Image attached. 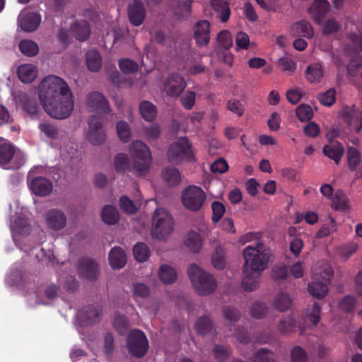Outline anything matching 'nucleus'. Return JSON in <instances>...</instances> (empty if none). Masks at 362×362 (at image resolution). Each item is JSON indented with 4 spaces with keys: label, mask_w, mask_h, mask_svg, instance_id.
Masks as SVG:
<instances>
[{
    "label": "nucleus",
    "mask_w": 362,
    "mask_h": 362,
    "mask_svg": "<svg viewBox=\"0 0 362 362\" xmlns=\"http://www.w3.org/2000/svg\"><path fill=\"white\" fill-rule=\"evenodd\" d=\"M39 98L45 111L56 119L67 118L73 111L74 100L67 83L60 77H45L39 86Z\"/></svg>",
    "instance_id": "1"
},
{
    "label": "nucleus",
    "mask_w": 362,
    "mask_h": 362,
    "mask_svg": "<svg viewBox=\"0 0 362 362\" xmlns=\"http://www.w3.org/2000/svg\"><path fill=\"white\" fill-rule=\"evenodd\" d=\"M270 255V250L260 240L244 249L242 285L245 291H252L258 287L260 273L267 268Z\"/></svg>",
    "instance_id": "2"
},
{
    "label": "nucleus",
    "mask_w": 362,
    "mask_h": 362,
    "mask_svg": "<svg viewBox=\"0 0 362 362\" xmlns=\"http://www.w3.org/2000/svg\"><path fill=\"white\" fill-rule=\"evenodd\" d=\"M187 272L192 284L199 295H209L216 289V281L214 277L197 264H190Z\"/></svg>",
    "instance_id": "3"
},
{
    "label": "nucleus",
    "mask_w": 362,
    "mask_h": 362,
    "mask_svg": "<svg viewBox=\"0 0 362 362\" xmlns=\"http://www.w3.org/2000/svg\"><path fill=\"white\" fill-rule=\"evenodd\" d=\"M133 168L139 175H146L150 169L152 157L148 146L141 141H134L130 146Z\"/></svg>",
    "instance_id": "4"
},
{
    "label": "nucleus",
    "mask_w": 362,
    "mask_h": 362,
    "mask_svg": "<svg viewBox=\"0 0 362 362\" xmlns=\"http://www.w3.org/2000/svg\"><path fill=\"white\" fill-rule=\"evenodd\" d=\"M25 161L23 153L16 151L11 143L0 138V167L6 170H17L24 165Z\"/></svg>",
    "instance_id": "5"
},
{
    "label": "nucleus",
    "mask_w": 362,
    "mask_h": 362,
    "mask_svg": "<svg viewBox=\"0 0 362 362\" xmlns=\"http://www.w3.org/2000/svg\"><path fill=\"white\" fill-rule=\"evenodd\" d=\"M174 222L171 215L163 208H158L153 213L151 235L163 240L173 230Z\"/></svg>",
    "instance_id": "6"
},
{
    "label": "nucleus",
    "mask_w": 362,
    "mask_h": 362,
    "mask_svg": "<svg viewBox=\"0 0 362 362\" xmlns=\"http://www.w3.org/2000/svg\"><path fill=\"white\" fill-rule=\"evenodd\" d=\"M167 156L168 161L174 164H179L182 161H195L192 144L187 137H182L173 143L168 148Z\"/></svg>",
    "instance_id": "7"
},
{
    "label": "nucleus",
    "mask_w": 362,
    "mask_h": 362,
    "mask_svg": "<svg viewBox=\"0 0 362 362\" xmlns=\"http://www.w3.org/2000/svg\"><path fill=\"white\" fill-rule=\"evenodd\" d=\"M129 354L134 358H141L148 349V341L144 332L135 329L129 332L126 340Z\"/></svg>",
    "instance_id": "8"
},
{
    "label": "nucleus",
    "mask_w": 362,
    "mask_h": 362,
    "mask_svg": "<svg viewBox=\"0 0 362 362\" xmlns=\"http://www.w3.org/2000/svg\"><path fill=\"white\" fill-rule=\"evenodd\" d=\"M206 199V194L203 189L197 186H189L185 188L182 194V202L189 210L197 211L204 204Z\"/></svg>",
    "instance_id": "9"
},
{
    "label": "nucleus",
    "mask_w": 362,
    "mask_h": 362,
    "mask_svg": "<svg viewBox=\"0 0 362 362\" xmlns=\"http://www.w3.org/2000/svg\"><path fill=\"white\" fill-rule=\"evenodd\" d=\"M103 122L104 119L100 115H92L88 119L87 138L93 145H101L105 140Z\"/></svg>",
    "instance_id": "10"
},
{
    "label": "nucleus",
    "mask_w": 362,
    "mask_h": 362,
    "mask_svg": "<svg viewBox=\"0 0 362 362\" xmlns=\"http://www.w3.org/2000/svg\"><path fill=\"white\" fill-rule=\"evenodd\" d=\"M78 270L81 278L91 282L96 281L100 274L98 264L88 257H83L78 262Z\"/></svg>",
    "instance_id": "11"
},
{
    "label": "nucleus",
    "mask_w": 362,
    "mask_h": 362,
    "mask_svg": "<svg viewBox=\"0 0 362 362\" xmlns=\"http://www.w3.org/2000/svg\"><path fill=\"white\" fill-rule=\"evenodd\" d=\"M211 24L206 20H201L193 27V37L196 45L199 47H206L209 44L211 39Z\"/></svg>",
    "instance_id": "12"
},
{
    "label": "nucleus",
    "mask_w": 362,
    "mask_h": 362,
    "mask_svg": "<svg viewBox=\"0 0 362 362\" xmlns=\"http://www.w3.org/2000/svg\"><path fill=\"white\" fill-rule=\"evenodd\" d=\"M28 184L32 192L39 197H46L53 189L52 181L42 176H37L30 180V175H28Z\"/></svg>",
    "instance_id": "13"
},
{
    "label": "nucleus",
    "mask_w": 362,
    "mask_h": 362,
    "mask_svg": "<svg viewBox=\"0 0 362 362\" xmlns=\"http://www.w3.org/2000/svg\"><path fill=\"white\" fill-rule=\"evenodd\" d=\"M18 105L30 118L36 119L41 112L40 106L36 98L21 93L18 96Z\"/></svg>",
    "instance_id": "14"
},
{
    "label": "nucleus",
    "mask_w": 362,
    "mask_h": 362,
    "mask_svg": "<svg viewBox=\"0 0 362 362\" xmlns=\"http://www.w3.org/2000/svg\"><path fill=\"white\" fill-rule=\"evenodd\" d=\"M86 105L93 112L107 114L110 112V107L107 100L99 92L93 91L88 94Z\"/></svg>",
    "instance_id": "15"
},
{
    "label": "nucleus",
    "mask_w": 362,
    "mask_h": 362,
    "mask_svg": "<svg viewBox=\"0 0 362 362\" xmlns=\"http://www.w3.org/2000/svg\"><path fill=\"white\" fill-rule=\"evenodd\" d=\"M164 90L171 97H177L180 95L186 87V83L183 77L179 74H173L168 77L163 83Z\"/></svg>",
    "instance_id": "16"
},
{
    "label": "nucleus",
    "mask_w": 362,
    "mask_h": 362,
    "mask_svg": "<svg viewBox=\"0 0 362 362\" xmlns=\"http://www.w3.org/2000/svg\"><path fill=\"white\" fill-rule=\"evenodd\" d=\"M146 16V8L140 0H134L128 7V18L134 26L141 25Z\"/></svg>",
    "instance_id": "17"
},
{
    "label": "nucleus",
    "mask_w": 362,
    "mask_h": 362,
    "mask_svg": "<svg viewBox=\"0 0 362 362\" xmlns=\"http://www.w3.org/2000/svg\"><path fill=\"white\" fill-rule=\"evenodd\" d=\"M342 117L346 123L356 133L362 129V112L349 107L343 108Z\"/></svg>",
    "instance_id": "18"
},
{
    "label": "nucleus",
    "mask_w": 362,
    "mask_h": 362,
    "mask_svg": "<svg viewBox=\"0 0 362 362\" xmlns=\"http://www.w3.org/2000/svg\"><path fill=\"white\" fill-rule=\"evenodd\" d=\"M101 315V308L98 306L88 305L83 307L78 313V319L83 326H88L95 322Z\"/></svg>",
    "instance_id": "19"
},
{
    "label": "nucleus",
    "mask_w": 362,
    "mask_h": 362,
    "mask_svg": "<svg viewBox=\"0 0 362 362\" xmlns=\"http://www.w3.org/2000/svg\"><path fill=\"white\" fill-rule=\"evenodd\" d=\"M46 221L50 228L59 230L66 226V217L62 211L52 209L47 213Z\"/></svg>",
    "instance_id": "20"
},
{
    "label": "nucleus",
    "mask_w": 362,
    "mask_h": 362,
    "mask_svg": "<svg viewBox=\"0 0 362 362\" xmlns=\"http://www.w3.org/2000/svg\"><path fill=\"white\" fill-rule=\"evenodd\" d=\"M41 16L35 12H30L18 18L20 28L25 32H33L40 25Z\"/></svg>",
    "instance_id": "21"
},
{
    "label": "nucleus",
    "mask_w": 362,
    "mask_h": 362,
    "mask_svg": "<svg viewBox=\"0 0 362 362\" xmlns=\"http://www.w3.org/2000/svg\"><path fill=\"white\" fill-rule=\"evenodd\" d=\"M329 10V3L327 0H315L310 8V13L316 23L320 25Z\"/></svg>",
    "instance_id": "22"
},
{
    "label": "nucleus",
    "mask_w": 362,
    "mask_h": 362,
    "mask_svg": "<svg viewBox=\"0 0 362 362\" xmlns=\"http://www.w3.org/2000/svg\"><path fill=\"white\" fill-rule=\"evenodd\" d=\"M70 28L74 37L81 42L87 40L91 33L90 25L86 20L75 21Z\"/></svg>",
    "instance_id": "23"
},
{
    "label": "nucleus",
    "mask_w": 362,
    "mask_h": 362,
    "mask_svg": "<svg viewBox=\"0 0 362 362\" xmlns=\"http://www.w3.org/2000/svg\"><path fill=\"white\" fill-rule=\"evenodd\" d=\"M322 152L325 156L338 165L344 153V148L339 141H331L323 147Z\"/></svg>",
    "instance_id": "24"
},
{
    "label": "nucleus",
    "mask_w": 362,
    "mask_h": 362,
    "mask_svg": "<svg viewBox=\"0 0 362 362\" xmlns=\"http://www.w3.org/2000/svg\"><path fill=\"white\" fill-rule=\"evenodd\" d=\"M324 76L322 65L320 62L309 64L305 71V77L310 83H319Z\"/></svg>",
    "instance_id": "25"
},
{
    "label": "nucleus",
    "mask_w": 362,
    "mask_h": 362,
    "mask_svg": "<svg viewBox=\"0 0 362 362\" xmlns=\"http://www.w3.org/2000/svg\"><path fill=\"white\" fill-rule=\"evenodd\" d=\"M37 69L33 64H25L18 66L17 75L21 81L24 83H32L37 77Z\"/></svg>",
    "instance_id": "26"
},
{
    "label": "nucleus",
    "mask_w": 362,
    "mask_h": 362,
    "mask_svg": "<svg viewBox=\"0 0 362 362\" xmlns=\"http://www.w3.org/2000/svg\"><path fill=\"white\" fill-rule=\"evenodd\" d=\"M109 262L114 269L122 268L127 263V256L124 251L119 247L112 248L109 253Z\"/></svg>",
    "instance_id": "27"
},
{
    "label": "nucleus",
    "mask_w": 362,
    "mask_h": 362,
    "mask_svg": "<svg viewBox=\"0 0 362 362\" xmlns=\"http://www.w3.org/2000/svg\"><path fill=\"white\" fill-rule=\"evenodd\" d=\"M293 35L302 36L307 38H312L314 31L311 25L306 21H300L295 23L291 28Z\"/></svg>",
    "instance_id": "28"
},
{
    "label": "nucleus",
    "mask_w": 362,
    "mask_h": 362,
    "mask_svg": "<svg viewBox=\"0 0 362 362\" xmlns=\"http://www.w3.org/2000/svg\"><path fill=\"white\" fill-rule=\"evenodd\" d=\"M162 177L169 186H175L181 181L180 171L175 167H166L162 172Z\"/></svg>",
    "instance_id": "29"
},
{
    "label": "nucleus",
    "mask_w": 362,
    "mask_h": 362,
    "mask_svg": "<svg viewBox=\"0 0 362 362\" xmlns=\"http://www.w3.org/2000/svg\"><path fill=\"white\" fill-rule=\"evenodd\" d=\"M139 111L144 119L147 122L153 121L157 115L156 107L152 103L147 100L140 103Z\"/></svg>",
    "instance_id": "30"
},
{
    "label": "nucleus",
    "mask_w": 362,
    "mask_h": 362,
    "mask_svg": "<svg viewBox=\"0 0 362 362\" xmlns=\"http://www.w3.org/2000/svg\"><path fill=\"white\" fill-rule=\"evenodd\" d=\"M86 64L90 71H98L102 64V58L97 50H90L86 53Z\"/></svg>",
    "instance_id": "31"
},
{
    "label": "nucleus",
    "mask_w": 362,
    "mask_h": 362,
    "mask_svg": "<svg viewBox=\"0 0 362 362\" xmlns=\"http://www.w3.org/2000/svg\"><path fill=\"white\" fill-rule=\"evenodd\" d=\"M213 8L220 13V19L222 22H226L230 16V10L228 4L223 0H211Z\"/></svg>",
    "instance_id": "32"
},
{
    "label": "nucleus",
    "mask_w": 362,
    "mask_h": 362,
    "mask_svg": "<svg viewBox=\"0 0 362 362\" xmlns=\"http://www.w3.org/2000/svg\"><path fill=\"white\" fill-rule=\"evenodd\" d=\"M101 217L105 223L115 225L119 221V212L115 207L107 205L102 209Z\"/></svg>",
    "instance_id": "33"
},
{
    "label": "nucleus",
    "mask_w": 362,
    "mask_h": 362,
    "mask_svg": "<svg viewBox=\"0 0 362 362\" xmlns=\"http://www.w3.org/2000/svg\"><path fill=\"white\" fill-rule=\"evenodd\" d=\"M160 279L165 284H171L177 279V274L175 270L168 264H163L160 266L158 272Z\"/></svg>",
    "instance_id": "34"
},
{
    "label": "nucleus",
    "mask_w": 362,
    "mask_h": 362,
    "mask_svg": "<svg viewBox=\"0 0 362 362\" xmlns=\"http://www.w3.org/2000/svg\"><path fill=\"white\" fill-rule=\"evenodd\" d=\"M196 332L199 335H206L213 329V322L207 315L199 317L194 325Z\"/></svg>",
    "instance_id": "35"
},
{
    "label": "nucleus",
    "mask_w": 362,
    "mask_h": 362,
    "mask_svg": "<svg viewBox=\"0 0 362 362\" xmlns=\"http://www.w3.org/2000/svg\"><path fill=\"white\" fill-rule=\"evenodd\" d=\"M292 300L290 296L286 293L280 292L274 299V306L279 312H284L291 307Z\"/></svg>",
    "instance_id": "36"
},
{
    "label": "nucleus",
    "mask_w": 362,
    "mask_h": 362,
    "mask_svg": "<svg viewBox=\"0 0 362 362\" xmlns=\"http://www.w3.org/2000/svg\"><path fill=\"white\" fill-rule=\"evenodd\" d=\"M185 245L192 252H198L202 245L200 235L194 231L189 232L187 234V238L185 240Z\"/></svg>",
    "instance_id": "37"
},
{
    "label": "nucleus",
    "mask_w": 362,
    "mask_h": 362,
    "mask_svg": "<svg viewBox=\"0 0 362 362\" xmlns=\"http://www.w3.org/2000/svg\"><path fill=\"white\" fill-rule=\"evenodd\" d=\"M134 258L139 262H146L150 256V250L144 243H137L133 247Z\"/></svg>",
    "instance_id": "38"
},
{
    "label": "nucleus",
    "mask_w": 362,
    "mask_h": 362,
    "mask_svg": "<svg viewBox=\"0 0 362 362\" xmlns=\"http://www.w3.org/2000/svg\"><path fill=\"white\" fill-rule=\"evenodd\" d=\"M297 327V320L293 316L288 315L280 321L279 330L281 333L288 334L295 332Z\"/></svg>",
    "instance_id": "39"
},
{
    "label": "nucleus",
    "mask_w": 362,
    "mask_h": 362,
    "mask_svg": "<svg viewBox=\"0 0 362 362\" xmlns=\"http://www.w3.org/2000/svg\"><path fill=\"white\" fill-rule=\"evenodd\" d=\"M308 291L313 297L322 299L327 293V285L322 282H313L308 285Z\"/></svg>",
    "instance_id": "40"
},
{
    "label": "nucleus",
    "mask_w": 362,
    "mask_h": 362,
    "mask_svg": "<svg viewBox=\"0 0 362 362\" xmlns=\"http://www.w3.org/2000/svg\"><path fill=\"white\" fill-rule=\"evenodd\" d=\"M18 47L22 54L28 57L35 56L39 49L37 45L30 40H22L19 43Z\"/></svg>",
    "instance_id": "41"
},
{
    "label": "nucleus",
    "mask_w": 362,
    "mask_h": 362,
    "mask_svg": "<svg viewBox=\"0 0 362 362\" xmlns=\"http://www.w3.org/2000/svg\"><path fill=\"white\" fill-rule=\"evenodd\" d=\"M348 166L351 171L356 170L361 163L360 152L354 147H349L347 151Z\"/></svg>",
    "instance_id": "42"
},
{
    "label": "nucleus",
    "mask_w": 362,
    "mask_h": 362,
    "mask_svg": "<svg viewBox=\"0 0 362 362\" xmlns=\"http://www.w3.org/2000/svg\"><path fill=\"white\" fill-rule=\"evenodd\" d=\"M118 65L120 70L124 74H134L139 69L138 64L129 59H122L119 60Z\"/></svg>",
    "instance_id": "43"
},
{
    "label": "nucleus",
    "mask_w": 362,
    "mask_h": 362,
    "mask_svg": "<svg viewBox=\"0 0 362 362\" xmlns=\"http://www.w3.org/2000/svg\"><path fill=\"white\" fill-rule=\"evenodd\" d=\"M213 354L218 362H225L230 356L231 351L224 346L216 344L213 348Z\"/></svg>",
    "instance_id": "44"
},
{
    "label": "nucleus",
    "mask_w": 362,
    "mask_h": 362,
    "mask_svg": "<svg viewBox=\"0 0 362 362\" xmlns=\"http://www.w3.org/2000/svg\"><path fill=\"white\" fill-rule=\"evenodd\" d=\"M117 132L119 139L124 143H127L131 137V130L127 122L119 121L116 125Z\"/></svg>",
    "instance_id": "45"
},
{
    "label": "nucleus",
    "mask_w": 362,
    "mask_h": 362,
    "mask_svg": "<svg viewBox=\"0 0 362 362\" xmlns=\"http://www.w3.org/2000/svg\"><path fill=\"white\" fill-rule=\"evenodd\" d=\"M252 362H276L272 351L262 348L257 351Z\"/></svg>",
    "instance_id": "46"
},
{
    "label": "nucleus",
    "mask_w": 362,
    "mask_h": 362,
    "mask_svg": "<svg viewBox=\"0 0 362 362\" xmlns=\"http://www.w3.org/2000/svg\"><path fill=\"white\" fill-rule=\"evenodd\" d=\"M317 99L324 106H332L336 101V91L330 88L323 93L319 94Z\"/></svg>",
    "instance_id": "47"
},
{
    "label": "nucleus",
    "mask_w": 362,
    "mask_h": 362,
    "mask_svg": "<svg viewBox=\"0 0 362 362\" xmlns=\"http://www.w3.org/2000/svg\"><path fill=\"white\" fill-rule=\"evenodd\" d=\"M296 116L301 122L309 121L313 116L312 107L309 105H300L296 109Z\"/></svg>",
    "instance_id": "48"
},
{
    "label": "nucleus",
    "mask_w": 362,
    "mask_h": 362,
    "mask_svg": "<svg viewBox=\"0 0 362 362\" xmlns=\"http://www.w3.org/2000/svg\"><path fill=\"white\" fill-rule=\"evenodd\" d=\"M39 129L48 138L55 139L58 137L59 130L54 124L43 122L39 124Z\"/></svg>",
    "instance_id": "49"
},
{
    "label": "nucleus",
    "mask_w": 362,
    "mask_h": 362,
    "mask_svg": "<svg viewBox=\"0 0 362 362\" xmlns=\"http://www.w3.org/2000/svg\"><path fill=\"white\" fill-rule=\"evenodd\" d=\"M160 133V127L156 123L146 127L144 129L145 136L148 141H156L159 138Z\"/></svg>",
    "instance_id": "50"
},
{
    "label": "nucleus",
    "mask_w": 362,
    "mask_h": 362,
    "mask_svg": "<svg viewBox=\"0 0 362 362\" xmlns=\"http://www.w3.org/2000/svg\"><path fill=\"white\" fill-rule=\"evenodd\" d=\"M213 215L211 217L212 222L214 223H218L226 211L225 206L220 202L214 201L211 204Z\"/></svg>",
    "instance_id": "51"
},
{
    "label": "nucleus",
    "mask_w": 362,
    "mask_h": 362,
    "mask_svg": "<svg viewBox=\"0 0 362 362\" xmlns=\"http://www.w3.org/2000/svg\"><path fill=\"white\" fill-rule=\"evenodd\" d=\"M306 319L316 326L321 319V308L318 303H314L312 310L307 314Z\"/></svg>",
    "instance_id": "52"
},
{
    "label": "nucleus",
    "mask_w": 362,
    "mask_h": 362,
    "mask_svg": "<svg viewBox=\"0 0 362 362\" xmlns=\"http://www.w3.org/2000/svg\"><path fill=\"white\" fill-rule=\"evenodd\" d=\"M228 110L230 111L233 114L241 117L245 112V107L243 104L237 99H232L228 101L226 105Z\"/></svg>",
    "instance_id": "53"
},
{
    "label": "nucleus",
    "mask_w": 362,
    "mask_h": 362,
    "mask_svg": "<svg viewBox=\"0 0 362 362\" xmlns=\"http://www.w3.org/2000/svg\"><path fill=\"white\" fill-rule=\"evenodd\" d=\"M132 291L135 298H144L148 297L150 294L149 288L142 283L134 284L132 285Z\"/></svg>",
    "instance_id": "54"
},
{
    "label": "nucleus",
    "mask_w": 362,
    "mask_h": 362,
    "mask_svg": "<svg viewBox=\"0 0 362 362\" xmlns=\"http://www.w3.org/2000/svg\"><path fill=\"white\" fill-rule=\"evenodd\" d=\"M114 165L117 171H124L129 165L128 156L123 153H118L115 158Z\"/></svg>",
    "instance_id": "55"
},
{
    "label": "nucleus",
    "mask_w": 362,
    "mask_h": 362,
    "mask_svg": "<svg viewBox=\"0 0 362 362\" xmlns=\"http://www.w3.org/2000/svg\"><path fill=\"white\" fill-rule=\"evenodd\" d=\"M292 362H307L308 355L306 351L300 346H294L291 353Z\"/></svg>",
    "instance_id": "56"
},
{
    "label": "nucleus",
    "mask_w": 362,
    "mask_h": 362,
    "mask_svg": "<svg viewBox=\"0 0 362 362\" xmlns=\"http://www.w3.org/2000/svg\"><path fill=\"white\" fill-rule=\"evenodd\" d=\"M356 304V298L352 296H345L339 302V308L342 310L350 313L354 310Z\"/></svg>",
    "instance_id": "57"
},
{
    "label": "nucleus",
    "mask_w": 362,
    "mask_h": 362,
    "mask_svg": "<svg viewBox=\"0 0 362 362\" xmlns=\"http://www.w3.org/2000/svg\"><path fill=\"white\" fill-rule=\"evenodd\" d=\"M250 310L252 317L261 319L266 315L267 308L264 303L257 301L252 305Z\"/></svg>",
    "instance_id": "58"
},
{
    "label": "nucleus",
    "mask_w": 362,
    "mask_h": 362,
    "mask_svg": "<svg viewBox=\"0 0 362 362\" xmlns=\"http://www.w3.org/2000/svg\"><path fill=\"white\" fill-rule=\"evenodd\" d=\"M217 41L222 48L228 49L232 46V38L229 31L222 30L217 35Z\"/></svg>",
    "instance_id": "59"
},
{
    "label": "nucleus",
    "mask_w": 362,
    "mask_h": 362,
    "mask_svg": "<svg viewBox=\"0 0 362 362\" xmlns=\"http://www.w3.org/2000/svg\"><path fill=\"white\" fill-rule=\"evenodd\" d=\"M119 206L121 209L127 214H132L136 211V207L134 202L126 195L121 197Z\"/></svg>",
    "instance_id": "60"
},
{
    "label": "nucleus",
    "mask_w": 362,
    "mask_h": 362,
    "mask_svg": "<svg viewBox=\"0 0 362 362\" xmlns=\"http://www.w3.org/2000/svg\"><path fill=\"white\" fill-rule=\"evenodd\" d=\"M223 315L226 320L231 322H235L240 317V311L230 306H226L223 308Z\"/></svg>",
    "instance_id": "61"
},
{
    "label": "nucleus",
    "mask_w": 362,
    "mask_h": 362,
    "mask_svg": "<svg viewBox=\"0 0 362 362\" xmlns=\"http://www.w3.org/2000/svg\"><path fill=\"white\" fill-rule=\"evenodd\" d=\"M348 198L341 192H337L335 194L334 204L337 210L345 211L348 208Z\"/></svg>",
    "instance_id": "62"
},
{
    "label": "nucleus",
    "mask_w": 362,
    "mask_h": 362,
    "mask_svg": "<svg viewBox=\"0 0 362 362\" xmlns=\"http://www.w3.org/2000/svg\"><path fill=\"white\" fill-rule=\"evenodd\" d=\"M195 96L194 91L187 92L180 98L182 105L187 110H191L195 103Z\"/></svg>",
    "instance_id": "63"
},
{
    "label": "nucleus",
    "mask_w": 362,
    "mask_h": 362,
    "mask_svg": "<svg viewBox=\"0 0 362 362\" xmlns=\"http://www.w3.org/2000/svg\"><path fill=\"white\" fill-rule=\"evenodd\" d=\"M341 28V25L334 19H329L325 22L323 28L322 33L324 35H330L335 33L339 31Z\"/></svg>",
    "instance_id": "64"
}]
</instances>
